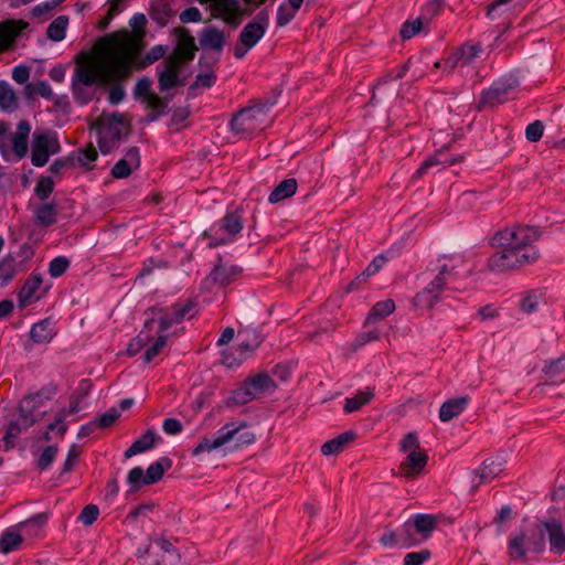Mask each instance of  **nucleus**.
I'll list each match as a JSON object with an SVG mask.
<instances>
[{
    "mask_svg": "<svg viewBox=\"0 0 565 565\" xmlns=\"http://www.w3.org/2000/svg\"><path fill=\"white\" fill-rule=\"evenodd\" d=\"M412 523L415 531L422 535V539L427 540L429 534L436 529L437 520L430 514H417Z\"/></svg>",
    "mask_w": 565,
    "mask_h": 565,
    "instance_id": "4c0bfd02",
    "label": "nucleus"
},
{
    "mask_svg": "<svg viewBox=\"0 0 565 565\" xmlns=\"http://www.w3.org/2000/svg\"><path fill=\"white\" fill-rule=\"evenodd\" d=\"M68 24V17L60 15L54 19L47 26L46 35L50 40L60 42L65 38L66 28Z\"/></svg>",
    "mask_w": 565,
    "mask_h": 565,
    "instance_id": "79ce46f5",
    "label": "nucleus"
},
{
    "mask_svg": "<svg viewBox=\"0 0 565 565\" xmlns=\"http://www.w3.org/2000/svg\"><path fill=\"white\" fill-rule=\"evenodd\" d=\"M399 447L401 451L405 454L420 450L418 438L414 433H408L407 435H405L399 443Z\"/></svg>",
    "mask_w": 565,
    "mask_h": 565,
    "instance_id": "774afa93",
    "label": "nucleus"
},
{
    "mask_svg": "<svg viewBox=\"0 0 565 565\" xmlns=\"http://www.w3.org/2000/svg\"><path fill=\"white\" fill-rule=\"evenodd\" d=\"M426 273L430 274L431 279L427 286L414 298V305L418 308L431 309L441 300V294L445 290H459L452 286L458 278V264L455 257L443 255L429 263Z\"/></svg>",
    "mask_w": 565,
    "mask_h": 565,
    "instance_id": "7ed1b4c3",
    "label": "nucleus"
},
{
    "mask_svg": "<svg viewBox=\"0 0 565 565\" xmlns=\"http://www.w3.org/2000/svg\"><path fill=\"white\" fill-rule=\"evenodd\" d=\"M246 383L250 390L255 392V397L260 393L273 392L276 387L273 379L266 373H259L256 376L247 380Z\"/></svg>",
    "mask_w": 565,
    "mask_h": 565,
    "instance_id": "58836bf2",
    "label": "nucleus"
},
{
    "mask_svg": "<svg viewBox=\"0 0 565 565\" xmlns=\"http://www.w3.org/2000/svg\"><path fill=\"white\" fill-rule=\"evenodd\" d=\"M542 233L530 225H513L498 231L491 238V245L499 248L487 262L493 273L519 269L535 263L540 249L535 245Z\"/></svg>",
    "mask_w": 565,
    "mask_h": 565,
    "instance_id": "f03ea898",
    "label": "nucleus"
},
{
    "mask_svg": "<svg viewBox=\"0 0 565 565\" xmlns=\"http://www.w3.org/2000/svg\"><path fill=\"white\" fill-rule=\"evenodd\" d=\"M26 428L22 427L21 424L17 420L11 422L8 425V428L6 430V434L2 438V441L4 443V449L8 450L13 447L14 439L21 434L22 430H25Z\"/></svg>",
    "mask_w": 565,
    "mask_h": 565,
    "instance_id": "6e6d98bb",
    "label": "nucleus"
},
{
    "mask_svg": "<svg viewBox=\"0 0 565 565\" xmlns=\"http://www.w3.org/2000/svg\"><path fill=\"white\" fill-rule=\"evenodd\" d=\"M61 146L55 134L50 132H35L33 135V142L31 149V162L35 167H43L46 164L50 154H55L60 151Z\"/></svg>",
    "mask_w": 565,
    "mask_h": 565,
    "instance_id": "9b49d317",
    "label": "nucleus"
},
{
    "mask_svg": "<svg viewBox=\"0 0 565 565\" xmlns=\"http://www.w3.org/2000/svg\"><path fill=\"white\" fill-rule=\"evenodd\" d=\"M431 556L429 550H422L419 552H411L404 557V565H422Z\"/></svg>",
    "mask_w": 565,
    "mask_h": 565,
    "instance_id": "69168bd1",
    "label": "nucleus"
},
{
    "mask_svg": "<svg viewBox=\"0 0 565 565\" xmlns=\"http://www.w3.org/2000/svg\"><path fill=\"white\" fill-rule=\"evenodd\" d=\"M518 86L519 82L515 78H500L481 93L477 108L482 110L505 103Z\"/></svg>",
    "mask_w": 565,
    "mask_h": 565,
    "instance_id": "1a4fd4ad",
    "label": "nucleus"
},
{
    "mask_svg": "<svg viewBox=\"0 0 565 565\" xmlns=\"http://www.w3.org/2000/svg\"><path fill=\"white\" fill-rule=\"evenodd\" d=\"M296 13V10L281 3L277 9L276 24L280 28L287 25L295 18Z\"/></svg>",
    "mask_w": 565,
    "mask_h": 565,
    "instance_id": "0e129e2a",
    "label": "nucleus"
},
{
    "mask_svg": "<svg viewBox=\"0 0 565 565\" xmlns=\"http://www.w3.org/2000/svg\"><path fill=\"white\" fill-rule=\"evenodd\" d=\"M152 544L146 550L145 553H149L151 547L159 548L163 555L161 558L162 565H177L180 556L173 546V544L163 536H156L151 539Z\"/></svg>",
    "mask_w": 565,
    "mask_h": 565,
    "instance_id": "393cba45",
    "label": "nucleus"
},
{
    "mask_svg": "<svg viewBox=\"0 0 565 565\" xmlns=\"http://www.w3.org/2000/svg\"><path fill=\"white\" fill-rule=\"evenodd\" d=\"M241 268L235 265H223L218 264L214 267V269L210 274V278L225 287L233 282L241 274Z\"/></svg>",
    "mask_w": 565,
    "mask_h": 565,
    "instance_id": "c85d7f7f",
    "label": "nucleus"
},
{
    "mask_svg": "<svg viewBox=\"0 0 565 565\" xmlns=\"http://www.w3.org/2000/svg\"><path fill=\"white\" fill-rule=\"evenodd\" d=\"M29 23L24 20L8 19L0 22V53L14 47L22 32L28 29Z\"/></svg>",
    "mask_w": 565,
    "mask_h": 565,
    "instance_id": "2eb2a0df",
    "label": "nucleus"
},
{
    "mask_svg": "<svg viewBox=\"0 0 565 565\" xmlns=\"http://www.w3.org/2000/svg\"><path fill=\"white\" fill-rule=\"evenodd\" d=\"M31 131V125L26 120H22L18 124L17 131L12 135V151L18 159H22L26 156L29 146V135Z\"/></svg>",
    "mask_w": 565,
    "mask_h": 565,
    "instance_id": "4be33fe9",
    "label": "nucleus"
},
{
    "mask_svg": "<svg viewBox=\"0 0 565 565\" xmlns=\"http://www.w3.org/2000/svg\"><path fill=\"white\" fill-rule=\"evenodd\" d=\"M427 461L428 456L422 450L408 452L399 465V476L406 480H414L424 471Z\"/></svg>",
    "mask_w": 565,
    "mask_h": 565,
    "instance_id": "dca6fc26",
    "label": "nucleus"
},
{
    "mask_svg": "<svg viewBox=\"0 0 565 565\" xmlns=\"http://www.w3.org/2000/svg\"><path fill=\"white\" fill-rule=\"evenodd\" d=\"M461 158H448L445 150H438L435 154L427 158L417 169L414 177L422 178L431 167H450L460 161Z\"/></svg>",
    "mask_w": 565,
    "mask_h": 565,
    "instance_id": "cd10ccee",
    "label": "nucleus"
},
{
    "mask_svg": "<svg viewBox=\"0 0 565 565\" xmlns=\"http://www.w3.org/2000/svg\"><path fill=\"white\" fill-rule=\"evenodd\" d=\"M70 267V260L65 256L53 258L49 264V274L53 278L62 276Z\"/></svg>",
    "mask_w": 565,
    "mask_h": 565,
    "instance_id": "4d7b16f0",
    "label": "nucleus"
},
{
    "mask_svg": "<svg viewBox=\"0 0 565 565\" xmlns=\"http://www.w3.org/2000/svg\"><path fill=\"white\" fill-rule=\"evenodd\" d=\"M157 441V435L153 430H147L140 438L136 439L132 445L125 451V457L130 458L137 454L151 449Z\"/></svg>",
    "mask_w": 565,
    "mask_h": 565,
    "instance_id": "473e14b6",
    "label": "nucleus"
},
{
    "mask_svg": "<svg viewBox=\"0 0 565 565\" xmlns=\"http://www.w3.org/2000/svg\"><path fill=\"white\" fill-rule=\"evenodd\" d=\"M469 398L460 396L446 401L439 409V418L446 423L460 415L467 407Z\"/></svg>",
    "mask_w": 565,
    "mask_h": 565,
    "instance_id": "bb28decb",
    "label": "nucleus"
},
{
    "mask_svg": "<svg viewBox=\"0 0 565 565\" xmlns=\"http://www.w3.org/2000/svg\"><path fill=\"white\" fill-rule=\"evenodd\" d=\"M167 344V335L163 333H159V337L154 341V343L148 348L143 353V362L150 363Z\"/></svg>",
    "mask_w": 565,
    "mask_h": 565,
    "instance_id": "13d9d810",
    "label": "nucleus"
},
{
    "mask_svg": "<svg viewBox=\"0 0 565 565\" xmlns=\"http://www.w3.org/2000/svg\"><path fill=\"white\" fill-rule=\"evenodd\" d=\"M459 58L461 60V66L469 65L478 57L481 52V46L479 44H465L457 49Z\"/></svg>",
    "mask_w": 565,
    "mask_h": 565,
    "instance_id": "864d4df0",
    "label": "nucleus"
},
{
    "mask_svg": "<svg viewBox=\"0 0 565 565\" xmlns=\"http://www.w3.org/2000/svg\"><path fill=\"white\" fill-rule=\"evenodd\" d=\"M57 452V446H46L36 460V468L41 471L46 470L55 460Z\"/></svg>",
    "mask_w": 565,
    "mask_h": 565,
    "instance_id": "5fc2aeb1",
    "label": "nucleus"
},
{
    "mask_svg": "<svg viewBox=\"0 0 565 565\" xmlns=\"http://www.w3.org/2000/svg\"><path fill=\"white\" fill-rule=\"evenodd\" d=\"M423 20L420 18H417L413 21H406L403 23L401 28V36L403 40H409L414 35L420 32L423 29Z\"/></svg>",
    "mask_w": 565,
    "mask_h": 565,
    "instance_id": "052dcab7",
    "label": "nucleus"
},
{
    "mask_svg": "<svg viewBox=\"0 0 565 565\" xmlns=\"http://www.w3.org/2000/svg\"><path fill=\"white\" fill-rule=\"evenodd\" d=\"M545 550V522L536 524L529 534L521 533L510 539L509 555L513 561H527L529 553L540 554Z\"/></svg>",
    "mask_w": 565,
    "mask_h": 565,
    "instance_id": "39448f33",
    "label": "nucleus"
},
{
    "mask_svg": "<svg viewBox=\"0 0 565 565\" xmlns=\"http://www.w3.org/2000/svg\"><path fill=\"white\" fill-rule=\"evenodd\" d=\"M148 316L145 321V328L151 329L154 324L156 318L159 319V327L157 332L163 333L174 324L181 323L185 318H192L196 315V302L186 299L178 301L169 308L153 306L146 311Z\"/></svg>",
    "mask_w": 565,
    "mask_h": 565,
    "instance_id": "20e7f679",
    "label": "nucleus"
},
{
    "mask_svg": "<svg viewBox=\"0 0 565 565\" xmlns=\"http://www.w3.org/2000/svg\"><path fill=\"white\" fill-rule=\"evenodd\" d=\"M55 334L56 331L54 330V323L51 321V319H44L38 323H34L30 331L31 339L35 343L50 342Z\"/></svg>",
    "mask_w": 565,
    "mask_h": 565,
    "instance_id": "7c9ffc66",
    "label": "nucleus"
},
{
    "mask_svg": "<svg viewBox=\"0 0 565 565\" xmlns=\"http://www.w3.org/2000/svg\"><path fill=\"white\" fill-rule=\"evenodd\" d=\"M120 417V411L116 408H110L108 412L103 415L96 417L94 419L98 429H105L115 424V422Z\"/></svg>",
    "mask_w": 565,
    "mask_h": 565,
    "instance_id": "680f3d73",
    "label": "nucleus"
},
{
    "mask_svg": "<svg viewBox=\"0 0 565 565\" xmlns=\"http://www.w3.org/2000/svg\"><path fill=\"white\" fill-rule=\"evenodd\" d=\"M199 41L203 49L222 52L226 38L222 30H218L215 26H206L201 31Z\"/></svg>",
    "mask_w": 565,
    "mask_h": 565,
    "instance_id": "5701e85b",
    "label": "nucleus"
},
{
    "mask_svg": "<svg viewBox=\"0 0 565 565\" xmlns=\"http://www.w3.org/2000/svg\"><path fill=\"white\" fill-rule=\"evenodd\" d=\"M53 191L54 181L51 177L42 175L38 179L34 188V193L40 200L45 201L46 199L50 198Z\"/></svg>",
    "mask_w": 565,
    "mask_h": 565,
    "instance_id": "09e8293b",
    "label": "nucleus"
},
{
    "mask_svg": "<svg viewBox=\"0 0 565 565\" xmlns=\"http://www.w3.org/2000/svg\"><path fill=\"white\" fill-rule=\"evenodd\" d=\"M40 394L36 393L34 395L25 396L19 404V416L15 419L21 424L22 427L29 428L31 427L38 418L34 415L35 409L38 408Z\"/></svg>",
    "mask_w": 565,
    "mask_h": 565,
    "instance_id": "412c9836",
    "label": "nucleus"
},
{
    "mask_svg": "<svg viewBox=\"0 0 565 565\" xmlns=\"http://www.w3.org/2000/svg\"><path fill=\"white\" fill-rule=\"evenodd\" d=\"M354 437V433L345 431L338 437L324 443L321 447V452L324 456L337 455L341 452L349 443L353 441Z\"/></svg>",
    "mask_w": 565,
    "mask_h": 565,
    "instance_id": "72a5a7b5",
    "label": "nucleus"
},
{
    "mask_svg": "<svg viewBox=\"0 0 565 565\" xmlns=\"http://www.w3.org/2000/svg\"><path fill=\"white\" fill-rule=\"evenodd\" d=\"M502 471L503 468L500 460L493 458L486 459L481 468L475 471V475L479 478V481L473 484V488H478L481 483L492 481Z\"/></svg>",
    "mask_w": 565,
    "mask_h": 565,
    "instance_id": "a878e982",
    "label": "nucleus"
},
{
    "mask_svg": "<svg viewBox=\"0 0 565 565\" xmlns=\"http://www.w3.org/2000/svg\"><path fill=\"white\" fill-rule=\"evenodd\" d=\"M141 52L137 36L114 32L98 40L92 52L81 53L71 85L75 102L86 105L95 97L92 87H109L108 102L120 104L126 97L122 84L130 77L134 61Z\"/></svg>",
    "mask_w": 565,
    "mask_h": 565,
    "instance_id": "f257e3e1",
    "label": "nucleus"
},
{
    "mask_svg": "<svg viewBox=\"0 0 565 565\" xmlns=\"http://www.w3.org/2000/svg\"><path fill=\"white\" fill-rule=\"evenodd\" d=\"M140 166V153L137 147L127 150L125 157L111 168V175L116 179L128 178Z\"/></svg>",
    "mask_w": 565,
    "mask_h": 565,
    "instance_id": "f3484780",
    "label": "nucleus"
},
{
    "mask_svg": "<svg viewBox=\"0 0 565 565\" xmlns=\"http://www.w3.org/2000/svg\"><path fill=\"white\" fill-rule=\"evenodd\" d=\"M35 221L40 226H51L56 222L57 209L54 203H44L34 212Z\"/></svg>",
    "mask_w": 565,
    "mask_h": 565,
    "instance_id": "c9c22d12",
    "label": "nucleus"
},
{
    "mask_svg": "<svg viewBox=\"0 0 565 565\" xmlns=\"http://www.w3.org/2000/svg\"><path fill=\"white\" fill-rule=\"evenodd\" d=\"M42 281L43 279L40 273L33 271L30 274L19 291V307L24 308L40 299L41 296L38 295V290L40 289Z\"/></svg>",
    "mask_w": 565,
    "mask_h": 565,
    "instance_id": "a211bd4d",
    "label": "nucleus"
},
{
    "mask_svg": "<svg viewBox=\"0 0 565 565\" xmlns=\"http://www.w3.org/2000/svg\"><path fill=\"white\" fill-rule=\"evenodd\" d=\"M145 102L147 103V106L151 108V111L148 115L149 121L157 120L161 115L164 114L166 108L168 106V100L166 98L158 96L154 93L149 95V97Z\"/></svg>",
    "mask_w": 565,
    "mask_h": 565,
    "instance_id": "c03bdc74",
    "label": "nucleus"
},
{
    "mask_svg": "<svg viewBox=\"0 0 565 565\" xmlns=\"http://www.w3.org/2000/svg\"><path fill=\"white\" fill-rule=\"evenodd\" d=\"M266 26L262 22H248L242 30L238 41L234 46V56L237 60L243 58L246 53L253 49L258 41L265 35Z\"/></svg>",
    "mask_w": 565,
    "mask_h": 565,
    "instance_id": "4468645a",
    "label": "nucleus"
},
{
    "mask_svg": "<svg viewBox=\"0 0 565 565\" xmlns=\"http://www.w3.org/2000/svg\"><path fill=\"white\" fill-rule=\"evenodd\" d=\"M246 423L242 422L238 425L235 423H227L222 428H220L214 438L204 437L198 446L192 450L193 456H200L204 452H210L214 449H217L231 440L246 427Z\"/></svg>",
    "mask_w": 565,
    "mask_h": 565,
    "instance_id": "f8f14e48",
    "label": "nucleus"
},
{
    "mask_svg": "<svg viewBox=\"0 0 565 565\" xmlns=\"http://www.w3.org/2000/svg\"><path fill=\"white\" fill-rule=\"evenodd\" d=\"M544 132V125L541 120H535L527 125L525 129V137L531 142H537Z\"/></svg>",
    "mask_w": 565,
    "mask_h": 565,
    "instance_id": "338daca9",
    "label": "nucleus"
},
{
    "mask_svg": "<svg viewBox=\"0 0 565 565\" xmlns=\"http://www.w3.org/2000/svg\"><path fill=\"white\" fill-rule=\"evenodd\" d=\"M151 331L152 328L146 329L143 327V330L139 332V334L129 343L127 348V354L129 356L136 355L137 353L140 352L142 348H145L148 344V342L153 338Z\"/></svg>",
    "mask_w": 565,
    "mask_h": 565,
    "instance_id": "49530a36",
    "label": "nucleus"
},
{
    "mask_svg": "<svg viewBox=\"0 0 565 565\" xmlns=\"http://www.w3.org/2000/svg\"><path fill=\"white\" fill-rule=\"evenodd\" d=\"M74 156V164L75 167L92 169L90 163L96 161L98 153L95 147L90 143L85 149H81L78 151H74L71 153Z\"/></svg>",
    "mask_w": 565,
    "mask_h": 565,
    "instance_id": "a19ab883",
    "label": "nucleus"
},
{
    "mask_svg": "<svg viewBox=\"0 0 565 565\" xmlns=\"http://www.w3.org/2000/svg\"><path fill=\"white\" fill-rule=\"evenodd\" d=\"M548 536L550 550L556 555L565 553V533L556 521L545 522V535Z\"/></svg>",
    "mask_w": 565,
    "mask_h": 565,
    "instance_id": "b1692460",
    "label": "nucleus"
},
{
    "mask_svg": "<svg viewBox=\"0 0 565 565\" xmlns=\"http://www.w3.org/2000/svg\"><path fill=\"white\" fill-rule=\"evenodd\" d=\"M395 309V303L392 299H386L376 302L367 317V322L382 320L390 316Z\"/></svg>",
    "mask_w": 565,
    "mask_h": 565,
    "instance_id": "37998d69",
    "label": "nucleus"
},
{
    "mask_svg": "<svg viewBox=\"0 0 565 565\" xmlns=\"http://www.w3.org/2000/svg\"><path fill=\"white\" fill-rule=\"evenodd\" d=\"M147 24V19L145 14L138 13L135 14L130 20V25L134 29V32H129L127 30H121L120 32H127L129 35L137 36L139 39L140 45L143 49V35H145V25Z\"/></svg>",
    "mask_w": 565,
    "mask_h": 565,
    "instance_id": "3c124183",
    "label": "nucleus"
},
{
    "mask_svg": "<svg viewBox=\"0 0 565 565\" xmlns=\"http://www.w3.org/2000/svg\"><path fill=\"white\" fill-rule=\"evenodd\" d=\"M198 46L195 45L194 38L186 29H180L178 32V43L171 55L180 57L185 63L193 61Z\"/></svg>",
    "mask_w": 565,
    "mask_h": 565,
    "instance_id": "6ab92c4d",
    "label": "nucleus"
},
{
    "mask_svg": "<svg viewBox=\"0 0 565 565\" xmlns=\"http://www.w3.org/2000/svg\"><path fill=\"white\" fill-rule=\"evenodd\" d=\"M374 397V391L366 387L365 391H359L354 396L348 397L344 404L345 413H354L360 411L363 406L367 405Z\"/></svg>",
    "mask_w": 565,
    "mask_h": 565,
    "instance_id": "f704fd0d",
    "label": "nucleus"
},
{
    "mask_svg": "<svg viewBox=\"0 0 565 565\" xmlns=\"http://www.w3.org/2000/svg\"><path fill=\"white\" fill-rule=\"evenodd\" d=\"M122 118L118 114H102L93 124V129L98 132V146L103 153H109L121 138Z\"/></svg>",
    "mask_w": 565,
    "mask_h": 565,
    "instance_id": "0eeeda50",
    "label": "nucleus"
},
{
    "mask_svg": "<svg viewBox=\"0 0 565 565\" xmlns=\"http://www.w3.org/2000/svg\"><path fill=\"white\" fill-rule=\"evenodd\" d=\"M172 461L163 457L151 463L145 472L141 467L132 468L127 476V482L130 484L129 493L138 491L142 486H150L158 482L166 470L170 469Z\"/></svg>",
    "mask_w": 565,
    "mask_h": 565,
    "instance_id": "6e6552de",
    "label": "nucleus"
},
{
    "mask_svg": "<svg viewBox=\"0 0 565 565\" xmlns=\"http://www.w3.org/2000/svg\"><path fill=\"white\" fill-rule=\"evenodd\" d=\"M15 266V258L11 255L6 256L0 262V280H2L3 282H8L11 279H13L17 275Z\"/></svg>",
    "mask_w": 565,
    "mask_h": 565,
    "instance_id": "603ef678",
    "label": "nucleus"
},
{
    "mask_svg": "<svg viewBox=\"0 0 565 565\" xmlns=\"http://www.w3.org/2000/svg\"><path fill=\"white\" fill-rule=\"evenodd\" d=\"M386 259L383 255L376 256L365 268V270L359 275L347 288V291H351L355 286H359L361 282L366 281V279L373 275H375L385 264Z\"/></svg>",
    "mask_w": 565,
    "mask_h": 565,
    "instance_id": "ea45409f",
    "label": "nucleus"
},
{
    "mask_svg": "<svg viewBox=\"0 0 565 565\" xmlns=\"http://www.w3.org/2000/svg\"><path fill=\"white\" fill-rule=\"evenodd\" d=\"M546 384L565 382V356L548 362L543 369Z\"/></svg>",
    "mask_w": 565,
    "mask_h": 565,
    "instance_id": "c756f323",
    "label": "nucleus"
},
{
    "mask_svg": "<svg viewBox=\"0 0 565 565\" xmlns=\"http://www.w3.org/2000/svg\"><path fill=\"white\" fill-rule=\"evenodd\" d=\"M256 109H241L231 120V128L235 134H252L258 126L256 125Z\"/></svg>",
    "mask_w": 565,
    "mask_h": 565,
    "instance_id": "aec40b11",
    "label": "nucleus"
},
{
    "mask_svg": "<svg viewBox=\"0 0 565 565\" xmlns=\"http://www.w3.org/2000/svg\"><path fill=\"white\" fill-rule=\"evenodd\" d=\"M297 186L298 183L296 179H285L271 191L268 201L273 204L284 201L296 193Z\"/></svg>",
    "mask_w": 565,
    "mask_h": 565,
    "instance_id": "2f4dec72",
    "label": "nucleus"
},
{
    "mask_svg": "<svg viewBox=\"0 0 565 565\" xmlns=\"http://www.w3.org/2000/svg\"><path fill=\"white\" fill-rule=\"evenodd\" d=\"M201 4H209L212 17L222 19L232 28H237L244 15L249 14L242 8L239 0H198Z\"/></svg>",
    "mask_w": 565,
    "mask_h": 565,
    "instance_id": "9d476101",
    "label": "nucleus"
},
{
    "mask_svg": "<svg viewBox=\"0 0 565 565\" xmlns=\"http://www.w3.org/2000/svg\"><path fill=\"white\" fill-rule=\"evenodd\" d=\"M254 398H256L255 392H253L248 384L245 382L242 386L232 392V395L226 398L225 404L230 407L243 406Z\"/></svg>",
    "mask_w": 565,
    "mask_h": 565,
    "instance_id": "e433bc0d",
    "label": "nucleus"
},
{
    "mask_svg": "<svg viewBox=\"0 0 565 565\" xmlns=\"http://www.w3.org/2000/svg\"><path fill=\"white\" fill-rule=\"evenodd\" d=\"M414 532H416V531H415L413 523L411 521L405 522L398 529L399 546L411 547V546L418 544L420 541L415 537Z\"/></svg>",
    "mask_w": 565,
    "mask_h": 565,
    "instance_id": "de8ad7c7",
    "label": "nucleus"
},
{
    "mask_svg": "<svg viewBox=\"0 0 565 565\" xmlns=\"http://www.w3.org/2000/svg\"><path fill=\"white\" fill-rule=\"evenodd\" d=\"M244 218L243 211L237 209L226 213L210 231H205L203 236L210 238L209 247H217L232 243L243 231Z\"/></svg>",
    "mask_w": 565,
    "mask_h": 565,
    "instance_id": "423d86ee",
    "label": "nucleus"
},
{
    "mask_svg": "<svg viewBox=\"0 0 565 565\" xmlns=\"http://www.w3.org/2000/svg\"><path fill=\"white\" fill-rule=\"evenodd\" d=\"M22 543V536L12 530H8L0 536V552L8 554L15 551Z\"/></svg>",
    "mask_w": 565,
    "mask_h": 565,
    "instance_id": "a18cd8bd",
    "label": "nucleus"
},
{
    "mask_svg": "<svg viewBox=\"0 0 565 565\" xmlns=\"http://www.w3.org/2000/svg\"><path fill=\"white\" fill-rule=\"evenodd\" d=\"M186 65L188 63L180 60V57L170 54L161 63L163 70L158 72L159 89L168 92L173 87L183 85L184 82L179 78V75Z\"/></svg>",
    "mask_w": 565,
    "mask_h": 565,
    "instance_id": "ddd939ff",
    "label": "nucleus"
},
{
    "mask_svg": "<svg viewBox=\"0 0 565 565\" xmlns=\"http://www.w3.org/2000/svg\"><path fill=\"white\" fill-rule=\"evenodd\" d=\"M541 294L536 291H531L526 296H524L520 302V307L523 312L532 313L537 310L539 305L541 302Z\"/></svg>",
    "mask_w": 565,
    "mask_h": 565,
    "instance_id": "bf43d9fd",
    "label": "nucleus"
},
{
    "mask_svg": "<svg viewBox=\"0 0 565 565\" xmlns=\"http://www.w3.org/2000/svg\"><path fill=\"white\" fill-rule=\"evenodd\" d=\"M99 515V509L96 504H87L84 507L82 512L78 515V521L84 525H92Z\"/></svg>",
    "mask_w": 565,
    "mask_h": 565,
    "instance_id": "e2e57ef3",
    "label": "nucleus"
},
{
    "mask_svg": "<svg viewBox=\"0 0 565 565\" xmlns=\"http://www.w3.org/2000/svg\"><path fill=\"white\" fill-rule=\"evenodd\" d=\"M17 106V96L9 84L0 81V108L12 109Z\"/></svg>",
    "mask_w": 565,
    "mask_h": 565,
    "instance_id": "8fccbe9b",
    "label": "nucleus"
}]
</instances>
